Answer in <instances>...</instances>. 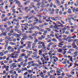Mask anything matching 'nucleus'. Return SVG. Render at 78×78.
I'll return each mask as SVG.
<instances>
[{
  "mask_svg": "<svg viewBox=\"0 0 78 78\" xmlns=\"http://www.w3.org/2000/svg\"><path fill=\"white\" fill-rule=\"evenodd\" d=\"M7 20L9 21V20H8V19L7 17H6L5 18L3 19L2 21V22H6Z\"/></svg>",
  "mask_w": 78,
  "mask_h": 78,
  "instance_id": "nucleus-1",
  "label": "nucleus"
},
{
  "mask_svg": "<svg viewBox=\"0 0 78 78\" xmlns=\"http://www.w3.org/2000/svg\"><path fill=\"white\" fill-rule=\"evenodd\" d=\"M16 53V51H14V52L12 54V55H15V58H17V56H19V54H14V53Z\"/></svg>",
  "mask_w": 78,
  "mask_h": 78,
  "instance_id": "nucleus-2",
  "label": "nucleus"
},
{
  "mask_svg": "<svg viewBox=\"0 0 78 78\" xmlns=\"http://www.w3.org/2000/svg\"><path fill=\"white\" fill-rule=\"evenodd\" d=\"M40 5H41V6H40L41 8H44V6H45V4H44V2H42V3H41Z\"/></svg>",
  "mask_w": 78,
  "mask_h": 78,
  "instance_id": "nucleus-3",
  "label": "nucleus"
},
{
  "mask_svg": "<svg viewBox=\"0 0 78 78\" xmlns=\"http://www.w3.org/2000/svg\"><path fill=\"white\" fill-rule=\"evenodd\" d=\"M31 48V44H28L27 45V46L26 48V49H29Z\"/></svg>",
  "mask_w": 78,
  "mask_h": 78,
  "instance_id": "nucleus-4",
  "label": "nucleus"
},
{
  "mask_svg": "<svg viewBox=\"0 0 78 78\" xmlns=\"http://www.w3.org/2000/svg\"><path fill=\"white\" fill-rule=\"evenodd\" d=\"M29 3H30V1H27L24 3V5L25 6V5H28Z\"/></svg>",
  "mask_w": 78,
  "mask_h": 78,
  "instance_id": "nucleus-5",
  "label": "nucleus"
},
{
  "mask_svg": "<svg viewBox=\"0 0 78 78\" xmlns=\"http://www.w3.org/2000/svg\"><path fill=\"white\" fill-rule=\"evenodd\" d=\"M13 35H14V36H15L16 37H20V35L18 34H16L15 33L13 34Z\"/></svg>",
  "mask_w": 78,
  "mask_h": 78,
  "instance_id": "nucleus-6",
  "label": "nucleus"
},
{
  "mask_svg": "<svg viewBox=\"0 0 78 78\" xmlns=\"http://www.w3.org/2000/svg\"><path fill=\"white\" fill-rule=\"evenodd\" d=\"M8 39V41H9V39H11V37L9 36H7L5 37V39Z\"/></svg>",
  "mask_w": 78,
  "mask_h": 78,
  "instance_id": "nucleus-7",
  "label": "nucleus"
},
{
  "mask_svg": "<svg viewBox=\"0 0 78 78\" xmlns=\"http://www.w3.org/2000/svg\"><path fill=\"white\" fill-rule=\"evenodd\" d=\"M51 19L52 20H54L55 21H57V20H58L57 19H55V18L53 17H51Z\"/></svg>",
  "mask_w": 78,
  "mask_h": 78,
  "instance_id": "nucleus-8",
  "label": "nucleus"
},
{
  "mask_svg": "<svg viewBox=\"0 0 78 78\" xmlns=\"http://www.w3.org/2000/svg\"><path fill=\"white\" fill-rule=\"evenodd\" d=\"M33 63H34V61H31V62H28L27 63V64L28 65H30L31 64H33Z\"/></svg>",
  "mask_w": 78,
  "mask_h": 78,
  "instance_id": "nucleus-9",
  "label": "nucleus"
},
{
  "mask_svg": "<svg viewBox=\"0 0 78 78\" xmlns=\"http://www.w3.org/2000/svg\"><path fill=\"white\" fill-rule=\"evenodd\" d=\"M34 2H32L30 4V6H32L33 8H34Z\"/></svg>",
  "mask_w": 78,
  "mask_h": 78,
  "instance_id": "nucleus-10",
  "label": "nucleus"
},
{
  "mask_svg": "<svg viewBox=\"0 0 78 78\" xmlns=\"http://www.w3.org/2000/svg\"><path fill=\"white\" fill-rule=\"evenodd\" d=\"M45 44V43L43 42H42L41 41H39L38 44H39V45H41V44Z\"/></svg>",
  "mask_w": 78,
  "mask_h": 78,
  "instance_id": "nucleus-11",
  "label": "nucleus"
},
{
  "mask_svg": "<svg viewBox=\"0 0 78 78\" xmlns=\"http://www.w3.org/2000/svg\"><path fill=\"white\" fill-rule=\"evenodd\" d=\"M57 50L58 51V52H59L60 53L62 52V49H61L60 48L58 49Z\"/></svg>",
  "mask_w": 78,
  "mask_h": 78,
  "instance_id": "nucleus-12",
  "label": "nucleus"
},
{
  "mask_svg": "<svg viewBox=\"0 0 78 78\" xmlns=\"http://www.w3.org/2000/svg\"><path fill=\"white\" fill-rule=\"evenodd\" d=\"M7 33V32H5L4 33H2L1 34H2V35H3V36H6L7 35H6V34Z\"/></svg>",
  "mask_w": 78,
  "mask_h": 78,
  "instance_id": "nucleus-13",
  "label": "nucleus"
},
{
  "mask_svg": "<svg viewBox=\"0 0 78 78\" xmlns=\"http://www.w3.org/2000/svg\"><path fill=\"white\" fill-rule=\"evenodd\" d=\"M45 30L49 32H50V31H51V29H50L49 28H45Z\"/></svg>",
  "mask_w": 78,
  "mask_h": 78,
  "instance_id": "nucleus-14",
  "label": "nucleus"
},
{
  "mask_svg": "<svg viewBox=\"0 0 78 78\" xmlns=\"http://www.w3.org/2000/svg\"><path fill=\"white\" fill-rule=\"evenodd\" d=\"M51 40L52 41H54V42H57V40L55 39V38H53Z\"/></svg>",
  "mask_w": 78,
  "mask_h": 78,
  "instance_id": "nucleus-15",
  "label": "nucleus"
},
{
  "mask_svg": "<svg viewBox=\"0 0 78 78\" xmlns=\"http://www.w3.org/2000/svg\"><path fill=\"white\" fill-rule=\"evenodd\" d=\"M71 9H69L68 10V13H69V14H71L72 12H71Z\"/></svg>",
  "mask_w": 78,
  "mask_h": 78,
  "instance_id": "nucleus-16",
  "label": "nucleus"
},
{
  "mask_svg": "<svg viewBox=\"0 0 78 78\" xmlns=\"http://www.w3.org/2000/svg\"><path fill=\"white\" fill-rule=\"evenodd\" d=\"M58 11H59V9H55V14H58Z\"/></svg>",
  "mask_w": 78,
  "mask_h": 78,
  "instance_id": "nucleus-17",
  "label": "nucleus"
},
{
  "mask_svg": "<svg viewBox=\"0 0 78 78\" xmlns=\"http://www.w3.org/2000/svg\"><path fill=\"white\" fill-rule=\"evenodd\" d=\"M38 51L39 52V55H40V56L42 55V51L41 50H40Z\"/></svg>",
  "mask_w": 78,
  "mask_h": 78,
  "instance_id": "nucleus-18",
  "label": "nucleus"
},
{
  "mask_svg": "<svg viewBox=\"0 0 78 78\" xmlns=\"http://www.w3.org/2000/svg\"><path fill=\"white\" fill-rule=\"evenodd\" d=\"M11 48H12V47L11 46H9L7 48V50H10Z\"/></svg>",
  "mask_w": 78,
  "mask_h": 78,
  "instance_id": "nucleus-19",
  "label": "nucleus"
},
{
  "mask_svg": "<svg viewBox=\"0 0 78 78\" xmlns=\"http://www.w3.org/2000/svg\"><path fill=\"white\" fill-rule=\"evenodd\" d=\"M68 5H67V4H65V10H67V7Z\"/></svg>",
  "mask_w": 78,
  "mask_h": 78,
  "instance_id": "nucleus-20",
  "label": "nucleus"
},
{
  "mask_svg": "<svg viewBox=\"0 0 78 78\" xmlns=\"http://www.w3.org/2000/svg\"><path fill=\"white\" fill-rule=\"evenodd\" d=\"M9 44H10V45H16V43L10 42L9 43Z\"/></svg>",
  "mask_w": 78,
  "mask_h": 78,
  "instance_id": "nucleus-21",
  "label": "nucleus"
},
{
  "mask_svg": "<svg viewBox=\"0 0 78 78\" xmlns=\"http://www.w3.org/2000/svg\"><path fill=\"white\" fill-rule=\"evenodd\" d=\"M56 34H55V36L57 38V39H58V38H59V37H58V35H59V34H58V33H56Z\"/></svg>",
  "mask_w": 78,
  "mask_h": 78,
  "instance_id": "nucleus-22",
  "label": "nucleus"
},
{
  "mask_svg": "<svg viewBox=\"0 0 78 78\" xmlns=\"http://www.w3.org/2000/svg\"><path fill=\"white\" fill-rule=\"evenodd\" d=\"M21 25L22 26V25H24V26H28V23H25L23 24H21Z\"/></svg>",
  "mask_w": 78,
  "mask_h": 78,
  "instance_id": "nucleus-23",
  "label": "nucleus"
},
{
  "mask_svg": "<svg viewBox=\"0 0 78 78\" xmlns=\"http://www.w3.org/2000/svg\"><path fill=\"white\" fill-rule=\"evenodd\" d=\"M32 36L34 37H36V36H37V35L35 34H32Z\"/></svg>",
  "mask_w": 78,
  "mask_h": 78,
  "instance_id": "nucleus-24",
  "label": "nucleus"
},
{
  "mask_svg": "<svg viewBox=\"0 0 78 78\" xmlns=\"http://www.w3.org/2000/svg\"><path fill=\"white\" fill-rule=\"evenodd\" d=\"M72 38V37H67V38H66V40H67L68 39H70Z\"/></svg>",
  "mask_w": 78,
  "mask_h": 78,
  "instance_id": "nucleus-25",
  "label": "nucleus"
},
{
  "mask_svg": "<svg viewBox=\"0 0 78 78\" xmlns=\"http://www.w3.org/2000/svg\"><path fill=\"white\" fill-rule=\"evenodd\" d=\"M5 17V15L4 14H3L1 16V18L3 19V18H4Z\"/></svg>",
  "mask_w": 78,
  "mask_h": 78,
  "instance_id": "nucleus-26",
  "label": "nucleus"
},
{
  "mask_svg": "<svg viewBox=\"0 0 78 78\" xmlns=\"http://www.w3.org/2000/svg\"><path fill=\"white\" fill-rule=\"evenodd\" d=\"M35 39V40L34 41V43H37V42H38V40L36 38H35L34 39Z\"/></svg>",
  "mask_w": 78,
  "mask_h": 78,
  "instance_id": "nucleus-27",
  "label": "nucleus"
},
{
  "mask_svg": "<svg viewBox=\"0 0 78 78\" xmlns=\"http://www.w3.org/2000/svg\"><path fill=\"white\" fill-rule=\"evenodd\" d=\"M49 28H54V26L53 25H51L49 26Z\"/></svg>",
  "mask_w": 78,
  "mask_h": 78,
  "instance_id": "nucleus-28",
  "label": "nucleus"
},
{
  "mask_svg": "<svg viewBox=\"0 0 78 78\" xmlns=\"http://www.w3.org/2000/svg\"><path fill=\"white\" fill-rule=\"evenodd\" d=\"M76 12L78 14V8H77L76 9V14H76Z\"/></svg>",
  "mask_w": 78,
  "mask_h": 78,
  "instance_id": "nucleus-29",
  "label": "nucleus"
},
{
  "mask_svg": "<svg viewBox=\"0 0 78 78\" xmlns=\"http://www.w3.org/2000/svg\"><path fill=\"white\" fill-rule=\"evenodd\" d=\"M53 72H55V71L54 70H51L50 71V73H52Z\"/></svg>",
  "mask_w": 78,
  "mask_h": 78,
  "instance_id": "nucleus-30",
  "label": "nucleus"
},
{
  "mask_svg": "<svg viewBox=\"0 0 78 78\" xmlns=\"http://www.w3.org/2000/svg\"><path fill=\"white\" fill-rule=\"evenodd\" d=\"M41 3L40 2L37 3V4L36 5L37 6H40L41 5Z\"/></svg>",
  "mask_w": 78,
  "mask_h": 78,
  "instance_id": "nucleus-31",
  "label": "nucleus"
},
{
  "mask_svg": "<svg viewBox=\"0 0 78 78\" xmlns=\"http://www.w3.org/2000/svg\"><path fill=\"white\" fill-rule=\"evenodd\" d=\"M27 43H28V44H33V42H32V41H27Z\"/></svg>",
  "mask_w": 78,
  "mask_h": 78,
  "instance_id": "nucleus-32",
  "label": "nucleus"
},
{
  "mask_svg": "<svg viewBox=\"0 0 78 78\" xmlns=\"http://www.w3.org/2000/svg\"><path fill=\"white\" fill-rule=\"evenodd\" d=\"M73 41L74 42H77V43H78V40L77 39H74Z\"/></svg>",
  "mask_w": 78,
  "mask_h": 78,
  "instance_id": "nucleus-33",
  "label": "nucleus"
},
{
  "mask_svg": "<svg viewBox=\"0 0 78 78\" xmlns=\"http://www.w3.org/2000/svg\"><path fill=\"white\" fill-rule=\"evenodd\" d=\"M16 3L18 4V5H20V2L19 1H17L16 2Z\"/></svg>",
  "mask_w": 78,
  "mask_h": 78,
  "instance_id": "nucleus-34",
  "label": "nucleus"
},
{
  "mask_svg": "<svg viewBox=\"0 0 78 78\" xmlns=\"http://www.w3.org/2000/svg\"><path fill=\"white\" fill-rule=\"evenodd\" d=\"M16 9H13L12 10L13 12H14L13 13V14L14 15V14H15L16 12L15 11Z\"/></svg>",
  "mask_w": 78,
  "mask_h": 78,
  "instance_id": "nucleus-35",
  "label": "nucleus"
},
{
  "mask_svg": "<svg viewBox=\"0 0 78 78\" xmlns=\"http://www.w3.org/2000/svg\"><path fill=\"white\" fill-rule=\"evenodd\" d=\"M28 37L29 38H30V39H33V37L32 36H29Z\"/></svg>",
  "mask_w": 78,
  "mask_h": 78,
  "instance_id": "nucleus-36",
  "label": "nucleus"
},
{
  "mask_svg": "<svg viewBox=\"0 0 78 78\" xmlns=\"http://www.w3.org/2000/svg\"><path fill=\"white\" fill-rule=\"evenodd\" d=\"M31 11V9H28L26 11V12L27 13H28V12H29V11Z\"/></svg>",
  "mask_w": 78,
  "mask_h": 78,
  "instance_id": "nucleus-37",
  "label": "nucleus"
},
{
  "mask_svg": "<svg viewBox=\"0 0 78 78\" xmlns=\"http://www.w3.org/2000/svg\"><path fill=\"white\" fill-rule=\"evenodd\" d=\"M0 56H3V52H0Z\"/></svg>",
  "mask_w": 78,
  "mask_h": 78,
  "instance_id": "nucleus-38",
  "label": "nucleus"
},
{
  "mask_svg": "<svg viewBox=\"0 0 78 78\" xmlns=\"http://www.w3.org/2000/svg\"><path fill=\"white\" fill-rule=\"evenodd\" d=\"M53 6V3L52 2L51 3V4L50 5V8H51Z\"/></svg>",
  "mask_w": 78,
  "mask_h": 78,
  "instance_id": "nucleus-39",
  "label": "nucleus"
},
{
  "mask_svg": "<svg viewBox=\"0 0 78 78\" xmlns=\"http://www.w3.org/2000/svg\"><path fill=\"white\" fill-rule=\"evenodd\" d=\"M76 37V35H73V36L71 37L73 38V39H75Z\"/></svg>",
  "mask_w": 78,
  "mask_h": 78,
  "instance_id": "nucleus-40",
  "label": "nucleus"
},
{
  "mask_svg": "<svg viewBox=\"0 0 78 78\" xmlns=\"http://www.w3.org/2000/svg\"><path fill=\"white\" fill-rule=\"evenodd\" d=\"M74 55H78V52H74Z\"/></svg>",
  "mask_w": 78,
  "mask_h": 78,
  "instance_id": "nucleus-41",
  "label": "nucleus"
},
{
  "mask_svg": "<svg viewBox=\"0 0 78 78\" xmlns=\"http://www.w3.org/2000/svg\"><path fill=\"white\" fill-rule=\"evenodd\" d=\"M41 59L42 61L43 62H44V61H45V60H44V59L43 58H41Z\"/></svg>",
  "mask_w": 78,
  "mask_h": 78,
  "instance_id": "nucleus-42",
  "label": "nucleus"
},
{
  "mask_svg": "<svg viewBox=\"0 0 78 78\" xmlns=\"http://www.w3.org/2000/svg\"><path fill=\"white\" fill-rule=\"evenodd\" d=\"M18 6L19 8H22L23 7L22 5H20V4H19Z\"/></svg>",
  "mask_w": 78,
  "mask_h": 78,
  "instance_id": "nucleus-43",
  "label": "nucleus"
},
{
  "mask_svg": "<svg viewBox=\"0 0 78 78\" xmlns=\"http://www.w3.org/2000/svg\"><path fill=\"white\" fill-rule=\"evenodd\" d=\"M39 31H41V32H44V29H41L40 30H39Z\"/></svg>",
  "mask_w": 78,
  "mask_h": 78,
  "instance_id": "nucleus-44",
  "label": "nucleus"
},
{
  "mask_svg": "<svg viewBox=\"0 0 78 78\" xmlns=\"http://www.w3.org/2000/svg\"><path fill=\"white\" fill-rule=\"evenodd\" d=\"M42 46L41 45H39L38 46V48H42Z\"/></svg>",
  "mask_w": 78,
  "mask_h": 78,
  "instance_id": "nucleus-45",
  "label": "nucleus"
},
{
  "mask_svg": "<svg viewBox=\"0 0 78 78\" xmlns=\"http://www.w3.org/2000/svg\"><path fill=\"white\" fill-rule=\"evenodd\" d=\"M24 47H23L22 45H21L20 46L19 48H20L21 49H22V48H23Z\"/></svg>",
  "mask_w": 78,
  "mask_h": 78,
  "instance_id": "nucleus-46",
  "label": "nucleus"
},
{
  "mask_svg": "<svg viewBox=\"0 0 78 78\" xmlns=\"http://www.w3.org/2000/svg\"><path fill=\"white\" fill-rule=\"evenodd\" d=\"M22 69H23V70H26V71H27V68L26 67H25L24 68H22Z\"/></svg>",
  "mask_w": 78,
  "mask_h": 78,
  "instance_id": "nucleus-47",
  "label": "nucleus"
},
{
  "mask_svg": "<svg viewBox=\"0 0 78 78\" xmlns=\"http://www.w3.org/2000/svg\"><path fill=\"white\" fill-rule=\"evenodd\" d=\"M8 53V51H6L4 52V53L5 54H7V53Z\"/></svg>",
  "mask_w": 78,
  "mask_h": 78,
  "instance_id": "nucleus-48",
  "label": "nucleus"
},
{
  "mask_svg": "<svg viewBox=\"0 0 78 78\" xmlns=\"http://www.w3.org/2000/svg\"><path fill=\"white\" fill-rule=\"evenodd\" d=\"M41 37L42 38H43V39H45V36L43 35H41Z\"/></svg>",
  "mask_w": 78,
  "mask_h": 78,
  "instance_id": "nucleus-49",
  "label": "nucleus"
},
{
  "mask_svg": "<svg viewBox=\"0 0 78 78\" xmlns=\"http://www.w3.org/2000/svg\"><path fill=\"white\" fill-rule=\"evenodd\" d=\"M28 7H26L24 8V11H27L28 9Z\"/></svg>",
  "mask_w": 78,
  "mask_h": 78,
  "instance_id": "nucleus-50",
  "label": "nucleus"
},
{
  "mask_svg": "<svg viewBox=\"0 0 78 78\" xmlns=\"http://www.w3.org/2000/svg\"><path fill=\"white\" fill-rule=\"evenodd\" d=\"M27 65V63H25L23 64V67H25Z\"/></svg>",
  "mask_w": 78,
  "mask_h": 78,
  "instance_id": "nucleus-51",
  "label": "nucleus"
},
{
  "mask_svg": "<svg viewBox=\"0 0 78 78\" xmlns=\"http://www.w3.org/2000/svg\"><path fill=\"white\" fill-rule=\"evenodd\" d=\"M50 22H49V23L50 25H51V22H52V21L51 20H49Z\"/></svg>",
  "mask_w": 78,
  "mask_h": 78,
  "instance_id": "nucleus-52",
  "label": "nucleus"
},
{
  "mask_svg": "<svg viewBox=\"0 0 78 78\" xmlns=\"http://www.w3.org/2000/svg\"><path fill=\"white\" fill-rule=\"evenodd\" d=\"M34 13V10H32V11H30V14H32V13Z\"/></svg>",
  "mask_w": 78,
  "mask_h": 78,
  "instance_id": "nucleus-53",
  "label": "nucleus"
},
{
  "mask_svg": "<svg viewBox=\"0 0 78 78\" xmlns=\"http://www.w3.org/2000/svg\"><path fill=\"white\" fill-rule=\"evenodd\" d=\"M57 47L56 45L54 44L53 46L52 47L53 48H55V47Z\"/></svg>",
  "mask_w": 78,
  "mask_h": 78,
  "instance_id": "nucleus-54",
  "label": "nucleus"
},
{
  "mask_svg": "<svg viewBox=\"0 0 78 78\" xmlns=\"http://www.w3.org/2000/svg\"><path fill=\"white\" fill-rule=\"evenodd\" d=\"M15 65H16V63H13L12 64V67H13Z\"/></svg>",
  "mask_w": 78,
  "mask_h": 78,
  "instance_id": "nucleus-55",
  "label": "nucleus"
},
{
  "mask_svg": "<svg viewBox=\"0 0 78 78\" xmlns=\"http://www.w3.org/2000/svg\"><path fill=\"white\" fill-rule=\"evenodd\" d=\"M75 11H76V9L75 8H73V12H75Z\"/></svg>",
  "mask_w": 78,
  "mask_h": 78,
  "instance_id": "nucleus-56",
  "label": "nucleus"
},
{
  "mask_svg": "<svg viewBox=\"0 0 78 78\" xmlns=\"http://www.w3.org/2000/svg\"><path fill=\"white\" fill-rule=\"evenodd\" d=\"M38 39L39 40H40V41H42V38L41 37H39L38 38Z\"/></svg>",
  "mask_w": 78,
  "mask_h": 78,
  "instance_id": "nucleus-57",
  "label": "nucleus"
},
{
  "mask_svg": "<svg viewBox=\"0 0 78 78\" xmlns=\"http://www.w3.org/2000/svg\"><path fill=\"white\" fill-rule=\"evenodd\" d=\"M61 22L63 24H65L64 22V21H62V20H61Z\"/></svg>",
  "mask_w": 78,
  "mask_h": 78,
  "instance_id": "nucleus-58",
  "label": "nucleus"
},
{
  "mask_svg": "<svg viewBox=\"0 0 78 78\" xmlns=\"http://www.w3.org/2000/svg\"><path fill=\"white\" fill-rule=\"evenodd\" d=\"M58 44L59 45H60V46H62V45H64L63 44H61V43H59Z\"/></svg>",
  "mask_w": 78,
  "mask_h": 78,
  "instance_id": "nucleus-59",
  "label": "nucleus"
},
{
  "mask_svg": "<svg viewBox=\"0 0 78 78\" xmlns=\"http://www.w3.org/2000/svg\"><path fill=\"white\" fill-rule=\"evenodd\" d=\"M13 62V61L12 60H11L9 62V64H11V63H12V62Z\"/></svg>",
  "mask_w": 78,
  "mask_h": 78,
  "instance_id": "nucleus-60",
  "label": "nucleus"
},
{
  "mask_svg": "<svg viewBox=\"0 0 78 78\" xmlns=\"http://www.w3.org/2000/svg\"><path fill=\"white\" fill-rule=\"evenodd\" d=\"M10 32L11 33H13V32H14V29H12L10 31Z\"/></svg>",
  "mask_w": 78,
  "mask_h": 78,
  "instance_id": "nucleus-61",
  "label": "nucleus"
},
{
  "mask_svg": "<svg viewBox=\"0 0 78 78\" xmlns=\"http://www.w3.org/2000/svg\"><path fill=\"white\" fill-rule=\"evenodd\" d=\"M54 14V12H52L51 13H50V14H51V15H53Z\"/></svg>",
  "mask_w": 78,
  "mask_h": 78,
  "instance_id": "nucleus-62",
  "label": "nucleus"
},
{
  "mask_svg": "<svg viewBox=\"0 0 78 78\" xmlns=\"http://www.w3.org/2000/svg\"><path fill=\"white\" fill-rule=\"evenodd\" d=\"M38 34H40V35H41V34H42V32H38Z\"/></svg>",
  "mask_w": 78,
  "mask_h": 78,
  "instance_id": "nucleus-63",
  "label": "nucleus"
},
{
  "mask_svg": "<svg viewBox=\"0 0 78 78\" xmlns=\"http://www.w3.org/2000/svg\"><path fill=\"white\" fill-rule=\"evenodd\" d=\"M50 36L52 37H55V35L53 34H50Z\"/></svg>",
  "mask_w": 78,
  "mask_h": 78,
  "instance_id": "nucleus-64",
  "label": "nucleus"
}]
</instances>
